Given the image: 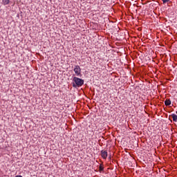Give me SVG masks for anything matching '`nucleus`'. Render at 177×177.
I'll use <instances>...</instances> for the list:
<instances>
[{
	"instance_id": "obj_4",
	"label": "nucleus",
	"mask_w": 177,
	"mask_h": 177,
	"mask_svg": "<svg viewBox=\"0 0 177 177\" xmlns=\"http://www.w3.org/2000/svg\"><path fill=\"white\" fill-rule=\"evenodd\" d=\"M165 106H170V104H171V100H167L165 102Z\"/></svg>"
},
{
	"instance_id": "obj_7",
	"label": "nucleus",
	"mask_w": 177,
	"mask_h": 177,
	"mask_svg": "<svg viewBox=\"0 0 177 177\" xmlns=\"http://www.w3.org/2000/svg\"><path fill=\"white\" fill-rule=\"evenodd\" d=\"M163 3H167V2H169V0H162Z\"/></svg>"
},
{
	"instance_id": "obj_5",
	"label": "nucleus",
	"mask_w": 177,
	"mask_h": 177,
	"mask_svg": "<svg viewBox=\"0 0 177 177\" xmlns=\"http://www.w3.org/2000/svg\"><path fill=\"white\" fill-rule=\"evenodd\" d=\"M171 117L173 118V121H175L176 122L177 121V115L176 114L171 115Z\"/></svg>"
},
{
	"instance_id": "obj_2",
	"label": "nucleus",
	"mask_w": 177,
	"mask_h": 177,
	"mask_svg": "<svg viewBox=\"0 0 177 177\" xmlns=\"http://www.w3.org/2000/svg\"><path fill=\"white\" fill-rule=\"evenodd\" d=\"M74 71L76 74V75H81V68L80 66H75L74 68Z\"/></svg>"
},
{
	"instance_id": "obj_1",
	"label": "nucleus",
	"mask_w": 177,
	"mask_h": 177,
	"mask_svg": "<svg viewBox=\"0 0 177 177\" xmlns=\"http://www.w3.org/2000/svg\"><path fill=\"white\" fill-rule=\"evenodd\" d=\"M84 85V80L80 79L77 77H73V86L77 88V86H82Z\"/></svg>"
},
{
	"instance_id": "obj_3",
	"label": "nucleus",
	"mask_w": 177,
	"mask_h": 177,
	"mask_svg": "<svg viewBox=\"0 0 177 177\" xmlns=\"http://www.w3.org/2000/svg\"><path fill=\"white\" fill-rule=\"evenodd\" d=\"M107 156H108L107 151L106 150L101 151V156L102 157V158L106 160L107 158Z\"/></svg>"
},
{
	"instance_id": "obj_6",
	"label": "nucleus",
	"mask_w": 177,
	"mask_h": 177,
	"mask_svg": "<svg viewBox=\"0 0 177 177\" xmlns=\"http://www.w3.org/2000/svg\"><path fill=\"white\" fill-rule=\"evenodd\" d=\"M3 5H9V0H2Z\"/></svg>"
}]
</instances>
